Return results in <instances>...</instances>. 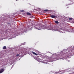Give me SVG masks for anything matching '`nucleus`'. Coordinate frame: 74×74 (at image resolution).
<instances>
[{"label": "nucleus", "instance_id": "obj_1", "mask_svg": "<svg viewBox=\"0 0 74 74\" xmlns=\"http://www.w3.org/2000/svg\"><path fill=\"white\" fill-rule=\"evenodd\" d=\"M50 17L52 18H55L56 17V16L52 15L50 16Z\"/></svg>", "mask_w": 74, "mask_h": 74}, {"label": "nucleus", "instance_id": "obj_2", "mask_svg": "<svg viewBox=\"0 0 74 74\" xmlns=\"http://www.w3.org/2000/svg\"><path fill=\"white\" fill-rule=\"evenodd\" d=\"M4 71V69H1V70H0V74L1 73H2L3 72V71Z\"/></svg>", "mask_w": 74, "mask_h": 74}, {"label": "nucleus", "instance_id": "obj_3", "mask_svg": "<svg viewBox=\"0 0 74 74\" xmlns=\"http://www.w3.org/2000/svg\"><path fill=\"white\" fill-rule=\"evenodd\" d=\"M36 29H38V30H40V29H41V27L40 26L37 27L36 28Z\"/></svg>", "mask_w": 74, "mask_h": 74}, {"label": "nucleus", "instance_id": "obj_4", "mask_svg": "<svg viewBox=\"0 0 74 74\" xmlns=\"http://www.w3.org/2000/svg\"><path fill=\"white\" fill-rule=\"evenodd\" d=\"M31 52L32 53H33V54L35 55H38V54H37L36 53L33 51H32Z\"/></svg>", "mask_w": 74, "mask_h": 74}, {"label": "nucleus", "instance_id": "obj_5", "mask_svg": "<svg viewBox=\"0 0 74 74\" xmlns=\"http://www.w3.org/2000/svg\"><path fill=\"white\" fill-rule=\"evenodd\" d=\"M7 48V47L5 46H4L3 47V49H5Z\"/></svg>", "mask_w": 74, "mask_h": 74}, {"label": "nucleus", "instance_id": "obj_6", "mask_svg": "<svg viewBox=\"0 0 74 74\" xmlns=\"http://www.w3.org/2000/svg\"><path fill=\"white\" fill-rule=\"evenodd\" d=\"M27 15H32L31 14H30L29 12H27Z\"/></svg>", "mask_w": 74, "mask_h": 74}, {"label": "nucleus", "instance_id": "obj_7", "mask_svg": "<svg viewBox=\"0 0 74 74\" xmlns=\"http://www.w3.org/2000/svg\"><path fill=\"white\" fill-rule=\"evenodd\" d=\"M55 23L57 24H59V22H58V21H55Z\"/></svg>", "mask_w": 74, "mask_h": 74}, {"label": "nucleus", "instance_id": "obj_8", "mask_svg": "<svg viewBox=\"0 0 74 74\" xmlns=\"http://www.w3.org/2000/svg\"><path fill=\"white\" fill-rule=\"evenodd\" d=\"M24 32H26V31H27V30H28V29H24Z\"/></svg>", "mask_w": 74, "mask_h": 74}, {"label": "nucleus", "instance_id": "obj_9", "mask_svg": "<svg viewBox=\"0 0 74 74\" xmlns=\"http://www.w3.org/2000/svg\"><path fill=\"white\" fill-rule=\"evenodd\" d=\"M44 11H45V12H47V11H48V10H44Z\"/></svg>", "mask_w": 74, "mask_h": 74}, {"label": "nucleus", "instance_id": "obj_10", "mask_svg": "<svg viewBox=\"0 0 74 74\" xmlns=\"http://www.w3.org/2000/svg\"><path fill=\"white\" fill-rule=\"evenodd\" d=\"M51 30H56V29H55L54 28H53L52 29H51Z\"/></svg>", "mask_w": 74, "mask_h": 74}, {"label": "nucleus", "instance_id": "obj_11", "mask_svg": "<svg viewBox=\"0 0 74 74\" xmlns=\"http://www.w3.org/2000/svg\"><path fill=\"white\" fill-rule=\"evenodd\" d=\"M69 20H72V19H73V18H69Z\"/></svg>", "mask_w": 74, "mask_h": 74}, {"label": "nucleus", "instance_id": "obj_12", "mask_svg": "<svg viewBox=\"0 0 74 74\" xmlns=\"http://www.w3.org/2000/svg\"><path fill=\"white\" fill-rule=\"evenodd\" d=\"M21 12H24V10H21Z\"/></svg>", "mask_w": 74, "mask_h": 74}, {"label": "nucleus", "instance_id": "obj_13", "mask_svg": "<svg viewBox=\"0 0 74 74\" xmlns=\"http://www.w3.org/2000/svg\"><path fill=\"white\" fill-rule=\"evenodd\" d=\"M16 56H19V55L18 54L17 55H16Z\"/></svg>", "mask_w": 74, "mask_h": 74}, {"label": "nucleus", "instance_id": "obj_14", "mask_svg": "<svg viewBox=\"0 0 74 74\" xmlns=\"http://www.w3.org/2000/svg\"><path fill=\"white\" fill-rule=\"evenodd\" d=\"M58 73V72H55V74H57Z\"/></svg>", "mask_w": 74, "mask_h": 74}, {"label": "nucleus", "instance_id": "obj_15", "mask_svg": "<svg viewBox=\"0 0 74 74\" xmlns=\"http://www.w3.org/2000/svg\"><path fill=\"white\" fill-rule=\"evenodd\" d=\"M60 55H62V54H60Z\"/></svg>", "mask_w": 74, "mask_h": 74}, {"label": "nucleus", "instance_id": "obj_16", "mask_svg": "<svg viewBox=\"0 0 74 74\" xmlns=\"http://www.w3.org/2000/svg\"><path fill=\"white\" fill-rule=\"evenodd\" d=\"M6 61H7V60H6Z\"/></svg>", "mask_w": 74, "mask_h": 74}, {"label": "nucleus", "instance_id": "obj_17", "mask_svg": "<svg viewBox=\"0 0 74 74\" xmlns=\"http://www.w3.org/2000/svg\"><path fill=\"white\" fill-rule=\"evenodd\" d=\"M5 62H6V61H5Z\"/></svg>", "mask_w": 74, "mask_h": 74}, {"label": "nucleus", "instance_id": "obj_18", "mask_svg": "<svg viewBox=\"0 0 74 74\" xmlns=\"http://www.w3.org/2000/svg\"><path fill=\"white\" fill-rule=\"evenodd\" d=\"M55 13H56V12H55Z\"/></svg>", "mask_w": 74, "mask_h": 74}]
</instances>
